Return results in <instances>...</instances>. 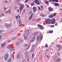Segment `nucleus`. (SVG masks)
<instances>
[{
	"label": "nucleus",
	"instance_id": "obj_31",
	"mask_svg": "<svg viewBox=\"0 0 62 62\" xmlns=\"http://www.w3.org/2000/svg\"><path fill=\"white\" fill-rule=\"evenodd\" d=\"M46 4H48L49 3V2L48 1H46Z\"/></svg>",
	"mask_w": 62,
	"mask_h": 62
},
{
	"label": "nucleus",
	"instance_id": "obj_16",
	"mask_svg": "<svg viewBox=\"0 0 62 62\" xmlns=\"http://www.w3.org/2000/svg\"><path fill=\"white\" fill-rule=\"evenodd\" d=\"M26 34L28 35L29 33V31H27L26 32Z\"/></svg>",
	"mask_w": 62,
	"mask_h": 62
},
{
	"label": "nucleus",
	"instance_id": "obj_41",
	"mask_svg": "<svg viewBox=\"0 0 62 62\" xmlns=\"http://www.w3.org/2000/svg\"><path fill=\"white\" fill-rule=\"evenodd\" d=\"M16 19L18 18V16H16Z\"/></svg>",
	"mask_w": 62,
	"mask_h": 62
},
{
	"label": "nucleus",
	"instance_id": "obj_60",
	"mask_svg": "<svg viewBox=\"0 0 62 62\" xmlns=\"http://www.w3.org/2000/svg\"><path fill=\"white\" fill-rule=\"evenodd\" d=\"M19 18H20V16H19Z\"/></svg>",
	"mask_w": 62,
	"mask_h": 62
},
{
	"label": "nucleus",
	"instance_id": "obj_55",
	"mask_svg": "<svg viewBox=\"0 0 62 62\" xmlns=\"http://www.w3.org/2000/svg\"><path fill=\"white\" fill-rule=\"evenodd\" d=\"M49 0L50 2H51V0Z\"/></svg>",
	"mask_w": 62,
	"mask_h": 62
},
{
	"label": "nucleus",
	"instance_id": "obj_44",
	"mask_svg": "<svg viewBox=\"0 0 62 62\" xmlns=\"http://www.w3.org/2000/svg\"><path fill=\"white\" fill-rule=\"evenodd\" d=\"M48 46V45H46V46H45V47H47Z\"/></svg>",
	"mask_w": 62,
	"mask_h": 62
},
{
	"label": "nucleus",
	"instance_id": "obj_52",
	"mask_svg": "<svg viewBox=\"0 0 62 62\" xmlns=\"http://www.w3.org/2000/svg\"><path fill=\"white\" fill-rule=\"evenodd\" d=\"M17 45H18V44H19V43L18 42H17Z\"/></svg>",
	"mask_w": 62,
	"mask_h": 62
},
{
	"label": "nucleus",
	"instance_id": "obj_4",
	"mask_svg": "<svg viewBox=\"0 0 62 62\" xmlns=\"http://www.w3.org/2000/svg\"><path fill=\"white\" fill-rule=\"evenodd\" d=\"M34 2L36 4H37V5H39L40 3L38 0H34Z\"/></svg>",
	"mask_w": 62,
	"mask_h": 62
},
{
	"label": "nucleus",
	"instance_id": "obj_51",
	"mask_svg": "<svg viewBox=\"0 0 62 62\" xmlns=\"http://www.w3.org/2000/svg\"><path fill=\"white\" fill-rule=\"evenodd\" d=\"M7 9V8H5L4 9L5 10Z\"/></svg>",
	"mask_w": 62,
	"mask_h": 62
},
{
	"label": "nucleus",
	"instance_id": "obj_22",
	"mask_svg": "<svg viewBox=\"0 0 62 62\" xmlns=\"http://www.w3.org/2000/svg\"><path fill=\"white\" fill-rule=\"evenodd\" d=\"M43 37L42 35L41 36H40V40H42V39Z\"/></svg>",
	"mask_w": 62,
	"mask_h": 62
},
{
	"label": "nucleus",
	"instance_id": "obj_3",
	"mask_svg": "<svg viewBox=\"0 0 62 62\" xmlns=\"http://www.w3.org/2000/svg\"><path fill=\"white\" fill-rule=\"evenodd\" d=\"M24 4H21L20 6L19 9L20 10H22L24 8Z\"/></svg>",
	"mask_w": 62,
	"mask_h": 62
},
{
	"label": "nucleus",
	"instance_id": "obj_11",
	"mask_svg": "<svg viewBox=\"0 0 62 62\" xmlns=\"http://www.w3.org/2000/svg\"><path fill=\"white\" fill-rule=\"evenodd\" d=\"M48 10L49 11H51L52 10V8H51V7H49L48 8Z\"/></svg>",
	"mask_w": 62,
	"mask_h": 62
},
{
	"label": "nucleus",
	"instance_id": "obj_54",
	"mask_svg": "<svg viewBox=\"0 0 62 62\" xmlns=\"http://www.w3.org/2000/svg\"><path fill=\"white\" fill-rule=\"evenodd\" d=\"M20 4H21L20 3L18 5V6H19V5H20Z\"/></svg>",
	"mask_w": 62,
	"mask_h": 62
},
{
	"label": "nucleus",
	"instance_id": "obj_20",
	"mask_svg": "<svg viewBox=\"0 0 62 62\" xmlns=\"http://www.w3.org/2000/svg\"><path fill=\"white\" fill-rule=\"evenodd\" d=\"M11 57L13 58V59H14V54H12L11 55Z\"/></svg>",
	"mask_w": 62,
	"mask_h": 62
},
{
	"label": "nucleus",
	"instance_id": "obj_5",
	"mask_svg": "<svg viewBox=\"0 0 62 62\" xmlns=\"http://www.w3.org/2000/svg\"><path fill=\"white\" fill-rule=\"evenodd\" d=\"M37 26L39 27V29H40L41 30H43L44 29V28L43 27L40 25L39 24H38Z\"/></svg>",
	"mask_w": 62,
	"mask_h": 62
},
{
	"label": "nucleus",
	"instance_id": "obj_56",
	"mask_svg": "<svg viewBox=\"0 0 62 62\" xmlns=\"http://www.w3.org/2000/svg\"><path fill=\"white\" fill-rule=\"evenodd\" d=\"M29 6L28 5H27V8H29Z\"/></svg>",
	"mask_w": 62,
	"mask_h": 62
},
{
	"label": "nucleus",
	"instance_id": "obj_33",
	"mask_svg": "<svg viewBox=\"0 0 62 62\" xmlns=\"http://www.w3.org/2000/svg\"><path fill=\"white\" fill-rule=\"evenodd\" d=\"M8 13H10L11 12V10H8Z\"/></svg>",
	"mask_w": 62,
	"mask_h": 62
},
{
	"label": "nucleus",
	"instance_id": "obj_48",
	"mask_svg": "<svg viewBox=\"0 0 62 62\" xmlns=\"http://www.w3.org/2000/svg\"><path fill=\"white\" fill-rule=\"evenodd\" d=\"M57 54H58V55H60V54L59 53H57Z\"/></svg>",
	"mask_w": 62,
	"mask_h": 62
},
{
	"label": "nucleus",
	"instance_id": "obj_38",
	"mask_svg": "<svg viewBox=\"0 0 62 62\" xmlns=\"http://www.w3.org/2000/svg\"><path fill=\"white\" fill-rule=\"evenodd\" d=\"M38 10H39L40 9V7H38Z\"/></svg>",
	"mask_w": 62,
	"mask_h": 62
},
{
	"label": "nucleus",
	"instance_id": "obj_50",
	"mask_svg": "<svg viewBox=\"0 0 62 62\" xmlns=\"http://www.w3.org/2000/svg\"><path fill=\"white\" fill-rule=\"evenodd\" d=\"M15 39H15L13 38V39H12L11 40H13Z\"/></svg>",
	"mask_w": 62,
	"mask_h": 62
},
{
	"label": "nucleus",
	"instance_id": "obj_40",
	"mask_svg": "<svg viewBox=\"0 0 62 62\" xmlns=\"http://www.w3.org/2000/svg\"><path fill=\"white\" fill-rule=\"evenodd\" d=\"M5 13L6 14H7L9 13H8V11H6V12H5Z\"/></svg>",
	"mask_w": 62,
	"mask_h": 62
},
{
	"label": "nucleus",
	"instance_id": "obj_17",
	"mask_svg": "<svg viewBox=\"0 0 62 62\" xmlns=\"http://www.w3.org/2000/svg\"><path fill=\"white\" fill-rule=\"evenodd\" d=\"M53 32V31L51 30L50 31H49V33H51Z\"/></svg>",
	"mask_w": 62,
	"mask_h": 62
},
{
	"label": "nucleus",
	"instance_id": "obj_34",
	"mask_svg": "<svg viewBox=\"0 0 62 62\" xmlns=\"http://www.w3.org/2000/svg\"><path fill=\"white\" fill-rule=\"evenodd\" d=\"M27 39V37H24V39L25 40L26 39Z\"/></svg>",
	"mask_w": 62,
	"mask_h": 62
},
{
	"label": "nucleus",
	"instance_id": "obj_46",
	"mask_svg": "<svg viewBox=\"0 0 62 62\" xmlns=\"http://www.w3.org/2000/svg\"><path fill=\"white\" fill-rule=\"evenodd\" d=\"M28 56V54H26V55H25V56Z\"/></svg>",
	"mask_w": 62,
	"mask_h": 62
},
{
	"label": "nucleus",
	"instance_id": "obj_62",
	"mask_svg": "<svg viewBox=\"0 0 62 62\" xmlns=\"http://www.w3.org/2000/svg\"><path fill=\"white\" fill-rule=\"evenodd\" d=\"M49 31H48L47 32V33H49Z\"/></svg>",
	"mask_w": 62,
	"mask_h": 62
},
{
	"label": "nucleus",
	"instance_id": "obj_21",
	"mask_svg": "<svg viewBox=\"0 0 62 62\" xmlns=\"http://www.w3.org/2000/svg\"><path fill=\"white\" fill-rule=\"evenodd\" d=\"M60 61V58H57V61Z\"/></svg>",
	"mask_w": 62,
	"mask_h": 62
},
{
	"label": "nucleus",
	"instance_id": "obj_61",
	"mask_svg": "<svg viewBox=\"0 0 62 62\" xmlns=\"http://www.w3.org/2000/svg\"><path fill=\"white\" fill-rule=\"evenodd\" d=\"M60 11L62 10V9H60Z\"/></svg>",
	"mask_w": 62,
	"mask_h": 62
},
{
	"label": "nucleus",
	"instance_id": "obj_58",
	"mask_svg": "<svg viewBox=\"0 0 62 62\" xmlns=\"http://www.w3.org/2000/svg\"><path fill=\"white\" fill-rule=\"evenodd\" d=\"M8 2V1L7 0H6L5 1L6 2Z\"/></svg>",
	"mask_w": 62,
	"mask_h": 62
},
{
	"label": "nucleus",
	"instance_id": "obj_39",
	"mask_svg": "<svg viewBox=\"0 0 62 62\" xmlns=\"http://www.w3.org/2000/svg\"><path fill=\"white\" fill-rule=\"evenodd\" d=\"M34 54L33 53L32 54V58H33L34 56Z\"/></svg>",
	"mask_w": 62,
	"mask_h": 62
},
{
	"label": "nucleus",
	"instance_id": "obj_32",
	"mask_svg": "<svg viewBox=\"0 0 62 62\" xmlns=\"http://www.w3.org/2000/svg\"><path fill=\"white\" fill-rule=\"evenodd\" d=\"M56 15V13H54V14H53L54 16H55Z\"/></svg>",
	"mask_w": 62,
	"mask_h": 62
},
{
	"label": "nucleus",
	"instance_id": "obj_28",
	"mask_svg": "<svg viewBox=\"0 0 62 62\" xmlns=\"http://www.w3.org/2000/svg\"><path fill=\"white\" fill-rule=\"evenodd\" d=\"M37 32H36L35 33H34V34H33V35H36V34H37Z\"/></svg>",
	"mask_w": 62,
	"mask_h": 62
},
{
	"label": "nucleus",
	"instance_id": "obj_12",
	"mask_svg": "<svg viewBox=\"0 0 62 62\" xmlns=\"http://www.w3.org/2000/svg\"><path fill=\"white\" fill-rule=\"evenodd\" d=\"M52 2H58L59 1L58 0H51Z\"/></svg>",
	"mask_w": 62,
	"mask_h": 62
},
{
	"label": "nucleus",
	"instance_id": "obj_45",
	"mask_svg": "<svg viewBox=\"0 0 62 62\" xmlns=\"http://www.w3.org/2000/svg\"><path fill=\"white\" fill-rule=\"evenodd\" d=\"M9 26V24H8L7 25V27H8V26Z\"/></svg>",
	"mask_w": 62,
	"mask_h": 62
},
{
	"label": "nucleus",
	"instance_id": "obj_36",
	"mask_svg": "<svg viewBox=\"0 0 62 62\" xmlns=\"http://www.w3.org/2000/svg\"><path fill=\"white\" fill-rule=\"evenodd\" d=\"M55 25L56 26H58V24L57 23H56L55 24Z\"/></svg>",
	"mask_w": 62,
	"mask_h": 62
},
{
	"label": "nucleus",
	"instance_id": "obj_43",
	"mask_svg": "<svg viewBox=\"0 0 62 62\" xmlns=\"http://www.w3.org/2000/svg\"><path fill=\"white\" fill-rule=\"evenodd\" d=\"M2 38V37L1 36H0V39H1Z\"/></svg>",
	"mask_w": 62,
	"mask_h": 62
},
{
	"label": "nucleus",
	"instance_id": "obj_30",
	"mask_svg": "<svg viewBox=\"0 0 62 62\" xmlns=\"http://www.w3.org/2000/svg\"><path fill=\"white\" fill-rule=\"evenodd\" d=\"M2 31H3V30H2L1 31L0 30V34H2Z\"/></svg>",
	"mask_w": 62,
	"mask_h": 62
},
{
	"label": "nucleus",
	"instance_id": "obj_25",
	"mask_svg": "<svg viewBox=\"0 0 62 62\" xmlns=\"http://www.w3.org/2000/svg\"><path fill=\"white\" fill-rule=\"evenodd\" d=\"M39 37L38 36H37V38H36V40H39Z\"/></svg>",
	"mask_w": 62,
	"mask_h": 62
},
{
	"label": "nucleus",
	"instance_id": "obj_59",
	"mask_svg": "<svg viewBox=\"0 0 62 62\" xmlns=\"http://www.w3.org/2000/svg\"><path fill=\"white\" fill-rule=\"evenodd\" d=\"M23 62H26V61H24Z\"/></svg>",
	"mask_w": 62,
	"mask_h": 62
},
{
	"label": "nucleus",
	"instance_id": "obj_37",
	"mask_svg": "<svg viewBox=\"0 0 62 62\" xmlns=\"http://www.w3.org/2000/svg\"><path fill=\"white\" fill-rule=\"evenodd\" d=\"M28 45L27 44H25L24 45V47H26Z\"/></svg>",
	"mask_w": 62,
	"mask_h": 62
},
{
	"label": "nucleus",
	"instance_id": "obj_6",
	"mask_svg": "<svg viewBox=\"0 0 62 62\" xmlns=\"http://www.w3.org/2000/svg\"><path fill=\"white\" fill-rule=\"evenodd\" d=\"M6 42H5L4 43H3L2 44L1 47L2 48H3L4 47V46L6 45Z\"/></svg>",
	"mask_w": 62,
	"mask_h": 62
},
{
	"label": "nucleus",
	"instance_id": "obj_9",
	"mask_svg": "<svg viewBox=\"0 0 62 62\" xmlns=\"http://www.w3.org/2000/svg\"><path fill=\"white\" fill-rule=\"evenodd\" d=\"M35 38H32V39H31V40H30L31 42H33L35 40Z\"/></svg>",
	"mask_w": 62,
	"mask_h": 62
},
{
	"label": "nucleus",
	"instance_id": "obj_24",
	"mask_svg": "<svg viewBox=\"0 0 62 62\" xmlns=\"http://www.w3.org/2000/svg\"><path fill=\"white\" fill-rule=\"evenodd\" d=\"M31 6H33L34 5V4L33 3H31Z\"/></svg>",
	"mask_w": 62,
	"mask_h": 62
},
{
	"label": "nucleus",
	"instance_id": "obj_1",
	"mask_svg": "<svg viewBox=\"0 0 62 62\" xmlns=\"http://www.w3.org/2000/svg\"><path fill=\"white\" fill-rule=\"evenodd\" d=\"M51 21L52 23L53 24H54L56 23L55 19L54 18H52L51 20V19H49V18L46 19L45 20V22L46 24H50Z\"/></svg>",
	"mask_w": 62,
	"mask_h": 62
},
{
	"label": "nucleus",
	"instance_id": "obj_19",
	"mask_svg": "<svg viewBox=\"0 0 62 62\" xmlns=\"http://www.w3.org/2000/svg\"><path fill=\"white\" fill-rule=\"evenodd\" d=\"M40 15L43 17H44L45 16V15H43V14H42L41 15Z\"/></svg>",
	"mask_w": 62,
	"mask_h": 62
},
{
	"label": "nucleus",
	"instance_id": "obj_35",
	"mask_svg": "<svg viewBox=\"0 0 62 62\" xmlns=\"http://www.w3.org/2000/svg\"><path fill=\"white\" fill-rule=\"evenodd\" d=\"M50 27H54V25H51L50 26Z\"/></svg>",
	"mask_w": 62,
	"mask_h": 62
},
{
	"label": "nucleus",
	"instance_id": "obj_7",
	"mask_svg": "<svg viewBox=\"0 0 62 62\" xmlns=\"http://www.w3.org/2000/svg\"><path fill=\"white\" fill-rule=\"evenodd\" d=\"M33 13H31V16H30V17H29V19H30V20L32 18L33 16Z\"/></svg>",
	"mask_w": 62,
	"mask_h": 62
},
{
	"label": "nucleus",
	"instance_id": "obj_14",
	"mask_svg": "<svg viewBox=\"0 0 62 62\" xmlns=\"http://www.w3.org/2000/svg\"><path fill=\"white\" fill-rule=\"evenodd\" d=\"M53 14H52L51 15H50V16H49V18H52L53 17Z\"/></svg>",
	"mask_w": 62,
	"mask_h": 62
},
{
	"label": "nucleus",
	"instance_id": "obj_47",
	"mask_svg": "<svg viewBox=\"0 0 62 62\" xmlns=\"http://www.w3.org/2000/svg\"><path fill=\"white\" fill-rule=\"evenodd\" d=\"M19 9H18L17 10V12H19Z\"/></svg>",
	"mask_w": 62,
	"mask_h": 62
},
{
	"label": "nucleus",
	"instance_id": "obj_64",
	"mask_svg": "<svg viewBox=\"0 0 62 62\" xmlns=\"http://www.w3.org/2000/svg\"><path fill=\"white\" fill-rule=\"evenodd\" d=\"M19 22V23H21V21H20V22Z\"/></svg>",
	"mask_w": 62,
	"mask_h": 62
},
{
	"label": "nucleus",
	"instance_id": "obj_18",
	"mask_svg": "<svg viewBox=\"0 0 62 62\" xmlns=\"http://www.w3.org/2000/svg\"><path fill=\"white\" fill-rule=\"evenodd\" d=\"M19 54H18L17 56V57L16 58L17 59H18L19 57Z\"/></svg>",
	"mask_w": 62,
	"mask_h": 62
},
{
	"label": "nucleus",
	"instance_id": "obj_15",
	"mask_svg": "<svg viewBox=\"0 0 62 62\" xmlns=\"http://www.w3.org/2000/svg\"><path fill=\"white\" fill-rule=\"evenodd\" d=\"M11 58H10L9 60H8V62H11Z\"/></svg>",
	"mask_w": 62,
	"mask_h": 62
},
{
	"label": "nucleus",
	"instance_id": "obj_57",
	"mask_svg": "<svg viewBox=\"0 0 62 62\" xmlns=\"http://www.w3.org/2000/svg\"><path fill=\"white\" fill-rule=\"evenodd\" d=\"M62 22V20H61L60 21V22Z\"/></svg>",
	"mask_w": 62,
	"mask_h": 62
},
{
	"label": "nucleus",
	"instance_id": "obj_49",
	"mask_svg": "<svg viewBox=\"0 0 62 62\" xmlns=\"http://www.w3.org/2000/svg\"><path fill=\"white\" fill-rule=\"evenodd\" d=\"M32 12V11H31L30 12V14H31Z\"/></svg>",
	"mask_w": 62,
	"mask_h": 62
},
{
	"label": "nucleus",
	"instance_id": "obj_29",
	"mask_svg": "<svg viewBox=\"0 0 62 62\" xmlns=\"http://www.w3.org/2000/svg\"><path fill=\"white\" fill-rule=\"evenodd\" d=\"M56 46L57 47H59V48L60 47H61V46H60L59 45H56Z\"/></svg>",
	"mask_w": 62,
	"mask_h": 62
},
{
	"label": "nucleus",
	"instance_id": "obj_23",
	"mask_svg": "<svg viewBox=\"0 0 62 62\" xmlns=\"http://www.w3.org/2000/svg\"><path fill=\"white\" fill-rule=\"evenodd\" d=\"M11 47L10 46H8L7 47V48H8V49H9V48H10Z\"/></svg>",
	"mask_w": 62,
	"mask_h": 62
},
{
	"label": "nucleus",
	"instance_id": "obj_63",
	"mask_svg": "<svg viewBox=\"0 0 62 62\" xmlns=\"http://www.w3.org/2000/svg\"><path fill=\"white\" fill-rule=\"evenodd\" d=\"M21 26V25L20 24V25H19V26Z\"/></svg>",
	"mask_w": 62,
	"mask_h": 62
},
{
	"label": "nucleus",
	"instance_id": "obj_2",
	"mask_svg": "<svg viewBox=\"0 0 62 62\" xmlns=\"http://www.w3.org/2000/svg\"><path fill=\"white\" fill-rule=\"evenodd\" d=\"M8 54H5V55H4V58L5 60L6 61L8 59Z\"/></svg>",
	"mask_w": 62,
	"mask_h": 62
},
{
	"label": "nucleus",
	"instance_id": "obj_13",
	"mask_svg": "<svg viewBox=\"0 0 62 62\" xmlns=\"http://www.w3.org/2000/svg\"><path fill=\"white\" fill-rule=\"evenodd\" d=\"M44 10L43 6H41V10L42 11Z\"/></svg>",
	"mask_w": 62,
	"mask_h": 62
},
{
	"label": "nucleus",
	"instance_id": "obj_27",
	"mask_svg": "<svg viewBox=\"0 0 62 62\" xmlns=\"http://www.w3.org/2000/svg\"><path fill=\"white\" fill-rule=\"evenodd\" d=\"M10 51H12L13 50V49L12 48H10Z\"/></svg>",
	"mask_w": 62,
	"mask_h": 62
},
{
	"label": "nucleus",
	"instance_id": "obj_42",
	"mask_svg": "<svg viewBox=\"0 0 62 62\" xmlns=\"http://www.w3.org/2000/svg\"><path fill=\"white\" fill-rule=\"evenodd\" d=\"M17 8V6H15V9H16Z\"/></svg>",
	"mask_w": 62,
	"mask_h": 62
},
{
	"label": "nucleus",
	"instance_id": "obj_26",
	"mask_svg": "<svg viewBox=\"0 0 62 62\" xmlns=\"http://www.w3.org/2000/svg\"><path fill=\"white\" fill-rule=\"evenodd\" d=\"M28 1V0H26L25 1V3H27Z\"/></svg>",
	"mask_w": 62,
	"mask_h": 62
},
{
	"label": "nucleus",
	"instance_id": "obj_8",
	"mask_svg": "<svg viewBox=\"0 0 62 62\" xmlns=\"http://www.w3.org/2000/svg\"><path fill=\"white\" fill-rule=\"evenodd\" d=\"M54 4H55V6L56 7L58 6L59 5V3H57L56 2H55L54 3Z\"/></svg>",
	"mask_w": 62,
	"mask_h": 62
},
{
	"label": "nucleus",
	"instance_id": "obj_10",
	"mask_svg": "<svg viewBox=\"0 0 62 62\" xmlns=\"http://www.w3.org/2000/svg\"><path fill=\"white\" fill-rule=\"evenodd\" d=\"M32 9L34 10V12H35L36 9V7H33Z\"/></svg>",
	"mask_w": 62,
	"mask_h": 62
},
{
	"label": "nucleus",
	"instance_id": "obj_53",
	"mask_svg": "<svg viewBox=\"0 0 62 62\" xmlns=\"http://www.w3.org/2000/svg\"><path fill=\"white\" fill-rule=\"evenodd\" d=\"M4 14H2V16H4Z\"/></svg>",
	"mask_w": 62,
	"mask_h": 62
}]
</instances>
